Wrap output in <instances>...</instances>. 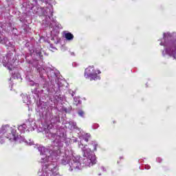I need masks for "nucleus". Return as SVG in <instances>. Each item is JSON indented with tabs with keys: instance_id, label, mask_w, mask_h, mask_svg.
Segmentation results:
<instances>
[{
	"instance_id": "0eeeda50",
	"label": "nucleus",
	"mask_w": 176,
	"mask_h": 176,
	"mask_svg": "<svg viewBox=\"0 0 176 176\" xmlns=\"http://www.w3.org/2000/svg\"><path fill=\"white\" fill-rule=\"evenodd\" d=\"M10 130V126L9 125H4L1 127L2 133H8Z\"/></svg>"
},
{
	"instance_id": "7ed1b4c3",
	"label": "nucleus",
	"mask_w": 176,
	"mask_h": 176,
	"mask_svg": "<svg viewBox=\"0 0 176 176\" xmlns=\"http://www.w3.org/2000/svg\"><path fill=\"white\" fill-rule=\"evenodd\" d=\"M96 163L97 159L96 158L95 155H89L88 157L84 159V164H85V166H87L88 167H90L91 166H93Z\"/></svg>"
},
{
	"instance_id": "f03ea898",
	"label": "nucleus",
	"mask_w": 176,
	"mask_h": 176,
	"mask_svg": "<svg viewBox=\"0 0 176 176\" xmlns=\"http://www.w3.org/2000/svg\"><path fill=\"white\" fill-rule=\"evenodd\" d=\"M101 74L100 70H96L94 69V67H89L85 69L84 75L90 80H98V79H100L98 74Z\"/></svg>"
},
{
	"instance_id": "9b49d317",
	"label": "nucleus",
	"mask_w": 176,
	"mask_h": 176,
	"mask_svg": "<svg viewBox=\"0 0 176 176\" xmlns=\"http://www.w3.org/2000/svg\"><path fill=\"white\" fill-rule=\"evenodd\" d=\"M8 69H10V71H12V68L10 67H8Z\"/></svg>"
},
{
	"instance_id": "f8f14e48",
	"label": "nucleus",
	"mask_w": 176,
	"mask_h": 176,
	"mask_svg": "<svg viewBox=\"0 0 176 176\" xmlns=\"http://www.w3.org/2000/svg\"><path fill=\"white\" fill-rule=\"evenodd\" d=\"M3 65H6V63H3Z\"/></svg>"
},
{
	"instance_id": "423d86ee",
	"label": "nucleus",
	"mask_w": 176,
	"mask_h": 176,
	"mask_svg": "<svg viewBox=\"0 0 176 176\" xmlns=\"http://www.w3.org/2000/svg\"><path fill=\"white\" fill-rule=\"evenodd\" d=\"M65 38L67 39V41H72L74 39V34H72L71 32L65 33Z\"/></svg>"
},
{
	"instance_id": "1a4fd4ad",
	"label": "nucleus",
	"mask_w": 176,
	"mask_h": 176,
	"mask_svg": "<svg viewBox=\"0 0 176 176\" xmlns=\"http://www.w3.org/2000/svg\"><path fill=\"white\" fill-rule=\"evenodd\" d=\"M78 113L81 118H85V111H83L82 110H79Z\"/></svg>"
},
{
	"instance_id": "f257e3e1",
	"label": "nucleus",
	"mask_w": 176,
	"mask_h": 176,
	"mask_svg": "<svg viewBox=\"0 0 176 176\" xmlns=\"http://www.w3.org/2000/svg\"><path fill=\"white\" fill-rule=\"evenodd\" d=\"M164 42L160 43V46H164L165 49L162 51V55L170 56L173 57L174 60H176V43L175 40L173 38V35L170 33H164L163 36Z\"/></svg>"
},
{
	"instance_id": "20e7f679",
	"label": "nucleus",
	"mask_w": 176,
	"mask_h": 176,
	"mask_svg": "<svg viewBox=\"0 0 176 176\" xmlns=\"http://www.w3.org/2000/svg\"><path fill=\"white\" fill-rule=\"evenodd\" d=\"M71 171H79L80 170V162L73 160L70 164Z\"/></svg>"
},
{
	"instance_id": "39448f33",
	"label": "nucleus",
	"mask_w": 176,
	"mask_h": 176,
	"mask_svg": "<svg viewBox=\"0 0 176 176\" xmlns=\"http://www.w3.org/2000/svg\"><path fill=\"white\" fill-rule=\"evenodd\" d=\"M50 167L46 168L45 170L43 173V176H54V173L53 170H54V167L53 169H50Z\"/></svg>"
},
{
	"instance_id": "6e6552de",
	"label": "nucleus",
	"mask_w": 176,
	"mask_h": 176,
	"mask_svg": "<svg viewBox=\"0 0 176 176\" xmlns=\"http://www.w3.org/2000/svg\"><path fill=\"white\" fill-rule=\"evenodd\" d=\"M91 135L90 133H86L83 135V140L85 142H89V140H90Z\"/></svg>"
},
{
	"instance_id": "9d476101",
	"label": "nucleus",
	"mask_w": 176,
	"mask_h": 176,
	"mask_svg": "<svg viewBox=\"0 0 176 176\" xmlns=\"http://www.w3.org/2000/svg\"><path fill=\"white\" fill-rule=\"evenodd\" d=\"M92 146L94 148V151H97V147L98 146V144H92Z\"/></svg>"
}]
</instances>
